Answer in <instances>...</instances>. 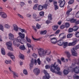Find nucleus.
Returning a JSON list of instances; mask_svg holds the SVG:
<instances>
[{
    "instance_id": "obj_1",
    "label": "nucleus",
    "mask_w": 79,
    "mask_h": 79,
    "mask_svg": "<svg viewBox=\"0 0 79 79\" xmlns=\"http://www.w3.org/2000/svg\"><path fill=\"white\" fill-rule=\"evenodd\" d=\"M56 62H55L54 64H52L51 66L47 65L45 66V68L46 69H49V68H50L51 71L52 72V73H55L56 69L58 66V65H56L55 66L56 64Z\"/></svg>"
},
{
    "instance_id": "obj_2",
    "label": "nucleus",
    "mask_w": 79,
    "mask_h": 79,
    "mask_svg": "<svg viewBox=\"0 0 79 79\" xmlns=\"http://www.w3.org/2000/svg\"><path fill=\"white\" fill-rule=\"evenodd\" d=\"M12 26L13 30L15 31V32H18V30H19L22 32H26V30L24 29H21V28L18 27V26L16 24H12Z\"/></svg>"
},
{
    "instance_id": "obj_3",
    "label": "nucleus",
    "mask_w": 79,
    "mask_h": 79,
    "mask_svg": "<svg viewBox=\"0 0 79 79\" xmlns=\"http://www.w3.org/2000/svg\"><path fill=\"white\" fill-rule=\"evenodd\" d=\"M38 53L40 56H44L47 55V49L44 50V49L40 48L38 50Z\"/></svg>"
},
{
    "instance_id": "obj_4",
    "label": "nucleus",
    "mask_w": 79,
    "mask_h": 79,
    "mask_svg": "<svg viewBox=\"0 0 79 79\" xmlns=\"http://www.w3.org/2000/svg\"><path fill=\"white\" fill-rule=\"evenodd\" d=\"M18 35L20 36L17 37V40L19 42L22 43L23 40H24L25 35L24 34H23L21 32H19Z\"/></svg>"
},
{
    "instance_id": "obj_5",
    "label": "nucleus",
    "mask_w": 79,
    "mask_h": 79,
    "mask_svg": "<svg viewBox=\"0 0 79 79\" xmlns=\"http://www.w3.org/2000/svg\"><path fill=\"white\" fill-rule=\"evenodd\" d=\"M78 62L77 64L78 65V66H74L73 68L72 69V72H74L77 74L79 73V59H78Z\"/></svg>"
},
{
    "instance_id": "obj_6",
    "label": "nucleus",
    "mask_w": 79,
    "mask_h": 79,
    "mask_svg": "<svg viewBox=\"0 0 79 79\" xmlns=\"http://www.w3.org/2000/svg\"><path fill=\"white\" fill-rule=\"evenodd\" d=\"M20 44H23V43L18 41V38L15 39L13 40V44L15 46H17V47H18L20 45Z\"/></svg>"
},
{
    "instance_id": "obj_7",
    "label": "nucleus",
    "mask_w": 79,
    "mask_h": 79,
    "mask_svg": "<svg viewBox=\"0 0 79 79\" xmlns=\"http://www.w3.org/2000/svg\"><path fill=\"white\" fill-rule=\"evenodd\" d=\"M43 72L45 74V76H44L43 77V79H49V78H50V75H49V74L48 73L47 71L45 70H44Z\"/></svg>"
},
{
    "instance_id": "obj_8",
    "label": "nucleus",
    "mask_w": 79,
    "mask_h": 79,
    "mask_svg": "<svg viewBox=\"0 0 79 79\" xmlns=\"http://www.w3.org/2000/svg\"><path fill=\"white\" fill-rule=\"evenodd\" d=\"M75 50V48H72L71 49L72 55L74 56H77V53L76 52V50Z\"/></svg>"
},
{
    "instance_id": "obj_9",
    "label": "nucleus",
    "mask_w": 79,
    "mask_h": 79,
    "mask_svg": "<svg viewBox=\"0 0 79 79\" xmlns=\"http://www.w3.org/2000/svg\"><path fill=\"white\" fill-rule=\"evenodd\" d=\"M33 72L36 75H38L40 73V69L36 68H35L33 70Z\"/></svg>"
},
{
    "instance_id": "obj_10",
    "label": "nucleus",
    "mask_w": 79,
    "mask_h": 79,
    "mask_svg": "<svg viewBox=\"0 0 79 79\" xmlns=\"http://www.w3.org/2000/svg\"><path fill=\"white\" fill-rule=\"evenodd\" d=\"M35 64L36 65L37 64V60L36 59H35L34 60H33V59H32L31 60V63L30 64V66H32L33 67V65L34 64Z\"/></svg>"
},
{
    "instance_id": "obj_11",
    "label": "nucleus",
    "mask_w": 79,
    "mask_h": 79,
    "mask_svg": "<svg viewBox=\"0 0 79 79\" xmlns=\"http://www.w3.org/2000/svg\"><path fill=\"white\" fill-rule=\"evenodd\" d=\"M33 18L35 19L36 21H40V18L39 17L37 16L36 14H33Z\"/></svg>"
},
{
    "instance_id": "obj_12",
    "label": "nucleus",
    "mask_w": 79,
    "mask_h": 79,
    "mask_svg": "<svg viewBox=\"0 0 79 79\" xmlns=\"http://www.w3.org/2000/svg\"><path fill=\"white\" fill-rule=\"evenodd\" d=\"M59 3L60 4V7H63L65 4V1H62L61 0H59Z\"/></svg>"
},
{
    "instance_id": "obj_13",
    "label": "nucleus",
    "mask_w": 79,
    "mask_h": 79,
    "mask_svg": "<svg viewBox=\"0 0 79 79\" xmlns=\"http://www.w3.org/2000/svg\"><path fill=\"white\" fill-rule=\"evenodd\" d=\"M51 41L52 44H56V43H57L58 40L56 38L54 37L51 38Z\"/></svg>"
},
{
    "instance_id": "obj_14",
    "label": "nucleus",
    "mask_w": 79,
    "mask_h": 79,
    "mask_svg": "<svg viewBox=\"0 0 79 79\" xmlns=\"http://www.w3.org/2000/svg\"><path fill=\"white\" fill-rule=\"evenodd\" d=\"M1 17L2 18H7V15L6 13L3 12H1L0 15Z\"/></svg>"
},
{
    "instance_id": "obj_15",
    "label": "nucleus",
    "mask_w": 79,
    "mask_h": 79,
    "mask_svg": "<svg viewBox=\"0 0 79 79\" xmlns=\"http://www.w3.org/2000/svg\"><path fill=\"white\" fill-rule=\"evenodd\" d=\"M9 38L10 40H14V35L12 33H10L9 34Z\"/></svg>"
},
{
    "instance_id": "obj_16",
    "label": "nucleus",
    "mask_w": 79,
    "mask_h": 79,
    "mask_svg": "<svg viewBox=\"0 0 79 79\" xmlns=\"http://www.w3.org/2000/svg\"><path fill=\"white\" fill-rule=\"evenodd\" d=\"M69 69H68V68L67 67L66 69H64V70L63 73L64 74L66 75V74H68L69 73Z\"/></svg>"
},
{
    "instance_id": "obj_17",
    "label": "nucleus",
    "mask_w": 79,
    "mask_h": 79,
    "mask_svg": "<svg viewBox=\"0 0 79 79\" xmlns=\"http://www.w3.org/2000/svg\"><path fill=\"white\" fill-rule=\"evenodd\" d=\"M12 45V42L11 41L7 42L6 43V45L8 47H11Z\"/></svg>"
},
{
    "instance_id": "obj_18",
    "label": "nucleus",
    "mask_w": 79,
    "mask_h": 79,
    "mask_svg": "<svg viewBox=\"0 0 79 79\" xmlns=\"http://www.w3.org/2000/svg\"><path fill=\"white\" fill-rule=\"evenodd\" d=\"M44 10V6L42 5H38V6L37 7V10L38 11H42Z\"/></svg>"
},
{
    "instance_id": "obj_19",
    "label": "nucleus",
    "mask_w": 79,
    "mask_h": 79,
    "mask_svg": "<svg viewBox=\"0 0 79 79\" xmlns=\"http://www.w3.org/2000/svg\"><path fill=\"white\" fill-rule=\"evenodd\" d=\"M57 43L60 46H61V45H63L64 41L63 40H60L57 41Z\"/></svg>"
},
{
    "instance_id": "obj_20",
    "label": "nucleus",
    "mask_w": 79,
    "mask_h": 79,
    "mask_svg": "<svg viewBox=\"0 0 79 79\" xmlns=\"http://www.w3.org/2000/svg\"><path fill=\"white\" fill-rule=\"evenodd\" d=\"M19 57L20 59H22V60H24V55L23 54H22L21 53L19 54Z\"/></svg>"
},
{
    "instance_id": "obj_21",
    "label": "nucleus",
    "mask_w": 79,
    "mask_h": 79,
    "mask_svg": "<svg viewBox=\"0 0 79 79\" xmlns=\"http://www.w3.org/2000/svg\"><path fill=\"white\" fill-rule=\"evenodd\" d=\"M5 63L6 64H11V60H6L4 61Z\"/></svg>"
},
{
    "instance_id": "obj_22",
    "label": "nucleus",
    "mask_w": 79,
    "mask_h": 79,
    "mask_svg": "<svg viewBox=\"0 0 79 79\" xmlns=\"http://www.w3.org/2000/svg\"><path fill=\"white\" fill-rule=\"evenodd\" d=\"M73 10V9L72 8H70L69 9V10H68L66 12V15L67 16H69L70 15V13Z\"/></svg>"
},
{
    "instance_id": "obj_23",
    "label": "nucleus",
    "mask_w": 79,
    "mask_h": 79,
    "mask_svg": "<svg viewBox=\"0 0 79 79\" xmlns=\"http://www.w3.org/2000/svg\"><path fill=\"white\" fill-rule=\"evenodd\" d=\"M13 74V76H14V78L15 79H16V77H18L19 76V75H18V74L17 73H15V72H13L12 73Z\"/></svg>"
},
{
    "instance_id": "obj_24",
    "label": "nucleus",
    "mask_w": 79,
    "mask_h": 79,
    "mask_svg": "<svg viewBox=\"0 0 79 79\" xmlns=\"http://www.w3.org/2000/svg\"><path fill=\"white\" fill-rule=\"evenodd\" d=\"M58 29V26L57 25L53 26L52 27V29L53 31H56Z\"/></svg>"
},
{
    "instance_id": "obj_25",
    "label": "nucleus",
    "mask_w": 79,
    "mask_h": 79,
    "mask_svg": "<svg viewBox=\"0 0 79 79\" xmlns=\"http://www.w3.org/2000/svg\"><path fill=\"white\" fill-rule=\"evenodd\" d=\"M67 20L68 21H70V22H71V23H76V19H72L71 20H70V19H69V20L68 19H67Z\"/></svg>"
},
{
    "instance_id": "obj_26",
    "label": "nucleus",
    "mask_w": 79,
    "mask_h": 79,
    "mask_svg": "<svg viewBox=\"0 0 79 79\" xmlns=\"http://www.w3.org/2000/svg\"><path fill=\"white\" fill-rule=\"evenodd\" d=\"M73 30L74 31H77L78 29H79V27L77 26H75L73 27Z\"/></svg>"
},
{
    "instance_id": "obj_27",
    "label": "nucleus",
    "mask_w": 79,
    "mask_h": 79,
    "mask_svg": "<svg viewBox=\"0 0 79 79\" xmlns=\"http://www.w3.org/2000/svg\"><path fill=\"white\" fill-rule=\"evenodd\" d=\"M39 6V4H36L33 7V9L35 10H37V8H38V6Z\"/></svg>"
},
{
    "instance_id": "obj_28",
    "label": "nucleus",
    "mask_w": 79,
    "mask_h": 79,
    "mask_svg": "<svg viewBox=\"0 0 79 79\" xmlns=\"http://www.w3.org/2000/svg\"><path fill=\"white\" fill-rule=\"evenodd\" d=\"M19 48L20 50H24L26 49V48H25L24 45H22L19 47Z\"/></svg>"
},
{
    "instance_id": "obj_29",
    "label": "nucleus",
    "mask_w": 79,
    "mask_h": 79,
    "mask_svg": "<svg viewBox=\"0 0 79 79\" xmlns=\"http://www.w3.org/2000/svg\"><path fill=\"white\" fill-rule=\"evenodd\" d=\"M23 73L26 76H27L28 74V73L26 69H24L23 70Z\"/></svg>"
},
{
    "instance_id": "obj_30",
    "label": "nucleus",
    "mask_w": 79,
    "mask_h": 79,
    "mask_svg": "<svg viewBox=\"0 0 79 79\" xmlns=\"http://www.w3.org/2000/svg\"><path fill=\"white\" fill-rule=\"evenodd\" d=\"M26 39L27 42H28V43H30V44L31 43V40L28 38L27 36H26Z\"/></svg>"
},
{
    "instance_id": "obj_31",
    "label": "nucleus",
    "mask_w": 79,
    "mask_h": 79,
    "mask_svg": "<svg viewBox=\"0 0 79 79\" xmlns=\"http://www.w3.org/2000/svg\"><path fill=\"white\" fill-rule=\"evenodd\" d=\"M1 53L3 55H5V49L3 48H2L1 49Z\"/></svg>"
},
{
    "instance_id": "obj_32",
    "label": "nucleus",
    "mask_w": 79,
    "mask_h": 79,
    "mask_svg": "<svg viewBox=\"0 0 79 79\" xmlns=\"http://www.w3.org/2000/svg\"><path fill=\"white\" fill-rule=\"evenodd\" d=\"M63 45H64V48H66L68 46V43L67 42H64V41Z\"/></svg>"
},
{
    "instance_id": "obj_33",
    "label": "nucleus",
    "mask_w": 79,
    "mask_h": 79,
    "mask_svg": "<svg viewBox=\"0 0 79 79\" xmlns=\"http://www.w3.org/2000/svg\"><path fill=\"white\" fill-rule=\"evenodd\" d=\"M5 27L6 29H9L10 28V25H8V24H5Z\"/></svg>"
},
{
    "instance_id": "obj_34",
    "label": "nucleus",
    "mask_w": 79,
    "mask_h": 79,
    "mask_svg": "<svg viewBox=\"0 0 79 79\" xmlns=\"http://www.w3.org/2000/svg\"><path fill=\"white\" fill-rule=\"evenodd\" d=\"M47 30H44V31H41L40 34L42 35L46 34H47Z\"/></svg>"
},
{
    "instance_id": "obj_35",
    "label": "nucleus",
    "mask_w": 79,
    "mask_h": 79,
    "mask_svg": "<svg viewBox=\"0 0 79 79\" xmlns=\"http://www.w3.org/2000/svg\"><path fill=\"white\" fill-rule=\"evenodd\" d=\"M73 77L74 79H79V76L76 74H75L73 75Z\"/></svg>"
},
{
    "instance_id": "obj_36",
    "label": "nucleus",
    "mask_w": 79,
    "mask_h": 79,
    "mask_svg": "<svg viewBox=\"0 0 79 79\" xmlns=\"http://www.w3.org/2000/svg\"><path fill=\"white\" fill-rule=\"evenodd\" d=\"M65 53L67 55V56L68 57H69L71 56V54H70V53L68 51H66L65 52Z\"/></svg>"
},
{
    "instance_id": "obj_37",
    "label": "nucleus",
    "mask_w": 79,
    "mask_h": 79,
    "mask_svg": "<svg viewBox=\"0 0 79 79\" xmlns=\"http://www.w3.org/2000/svg\"><path fill=\"white\" fill-rule=\"evenodd\" d=\"M74 0H70L69 2H68V4L69 5H71V4H73L74 3Z\"/></svg>"
},
{
    "instance_id": "obj_38",
    "label": "nucleus",
    "mask_w": 79,
    "mask_h": 79,
    "mask_svg": "<svg viewBox=\"0 0 79 79\" xmlns=\"http://www.w3.org/2000/svg\"><path fill=\"white\" fill-rule=\"evenodd\" d=\"M72 44L73 45V46L74 45L76 44V43H77V39H75V40L73 41L72 42Z\"/></svg>"
},
{
    "instance_id": "obj_39",
    "label": "nucleus",
    "mask_w": 79,
    "mask_h": 79,
    "mask_svg": "<svg viewBox=\"0 0 79 79\" xmlns=\"http://www.w3.org/2000/svg\"><path fill=\"white\" fill-rule=\"evenodd\" d=\"M48 20H52V15L49 14L48 16Z\"/></svg>"
},
{
    "instance_id": "obj_40",
    "label": "nucleus",
    "mask_w": 79,
    "mask_h": 79,
    "mask_svg": "<svg viewBox=\"0 0 79 79\" xmlns=\"http://www.w3.org/2000/svg\"><path fill=\"white\" fill-rule=\"evenodd\" d=\"M4 29V27L3 25L2 24H0V30L2 31H3Z\"/></svg>"
},
{
    "instance_id": "obj_41",
    "label": "nucleus",
    "mask_w": 79,
    "mask_h": 79,
    "mask_svg": "<svg viewBox=\"0 0 79 79\" xmlns=\"http://www.w3.org/2000/svg\"><path fill=\"white\" fill-rule=\"evenodd\" d=\"M32 56H33V57L35 58H37V56H38L37 54L35 53H34L32 55Z\"/></svg>"
},
{
    "instance_id": "obj_42",
    "label": "nucleus",
    "mask_w": 79,
    "mask_h": 79,
    "mask_svg": "<svg viewBox=\"0 0 79 79\" xmlns=\"http://www.w3.org/2000/svg\"><path fill=\"white\" fill-rule=\"evenodd\" d=\"M39 14L41 16H43L44 15V12L41 11L40 12Z\"/></svg>"
},
{
    "instance_id": "obj_43",
    "label": "nucleus",
    "mask_w": 79,
    "mask_h": 79,
    "mask_svg": "<svg viewBox=\"0 0 79 79\" xmlns=\"http://www.w3.org/2000/svg\"><path fill=\"white\" fill-rule=\"evenodd\" d=\"M36 27L37 29H39L40 27H41V26L39 25V24L37 23L36 25Z\"/></svg>"
},
{
    "instance_id": "obj_44",
    "label": "nucleus",
    "mask_w": 79,
    "mask_h": 79,
    "mask_svg": "<svg viewBox=\"0 0 79 79\" xmlns=\"http://www.w3.org/2000/svg\"><path fill=\"white\" fill-rule=\"evenodd\" d=\"M10 57V58L12 60H13L14 61H15V56L13 55H12V56H11Z\"/></svg>"
},
{
    "instance_id": "obj_45",
    "label": "nucleus",
    "mask_w": 79,
    "mask_h": 79,
    "mask_svg": "<svg viewBox=\"0 0 79 79\" xmlns=\"http://www.w3.org/2000/svg\"><path fill=\"white\" fill-rule=\"evenodd\" d=\"M73 36V34H69L67 35V38H71Z\"/></svg>"
},
{
    "instance_id": "obj_46",
    "label": "nucleus",
    "mask_w": 79,
    "mask_h": 79,
    "mask_svg": "<svg viewBox=\"0 0 79 79\" xmlns=\"http://www.w3.org/2000/svg\"><path fill=\"white\" fill-rule=\"evenodd\" d=\"M43 6V9L44 8V9H47V6H48V4H45Z\"/></svg>"
},
{
    "instance_id": "obj_47",
    "label": "nucleus",
    "mask_w": 79,
    "mask_h": 79,
    "mask_svg": "<svg viewBox=\"0 0 79 79\" xmlns=\"http://www.w3.org/2000/svg\"><path fill=\"white\" fill-rule=\"evenodd\" d=\"M73 31V28H70L69 29V32H72Z\"/></svg>"
},
{
    "instance_id": "obj_48",
    "label": "nucleus",
    "mask_w": 79,
    "mask_h": 79,
    "mask_svg": "<svg viewBox=\"0 0 79 79\" xmlns=\"http://www.w3.org/2000/svg\"><path fill=\"white\" fill-rule=\"evenodd\" d=\"M75 36L77 37H79V32L77 31L76 32Z\"/></svg>"
},
{
    "instance_id": "obj_49",
    "label": "nucleus",
    "mask_w": 79,
    "mask_h": 79,
    "mask_svg": "<svg viewBox=\"0 0 79 79\" xmlns=\"http://www.w3.org/2000/svg\"><path fill=\"white\" fill-rule=\"evenodd\" d=\"M70 26L69 23H65V26L66 27H69Z\"/></svg>"
},
{
    "instance_id": "obj_50",
    "label": "nucleus",
    "mask_w": 79,
    "mask_h": 79,
    "mask_svg": "<svg viewBox=\"0 0 79 79\" xmlns=\"http://www.w3.org/2000/svg\"><path fill=\"white\" fill-rule=\"evenodd\" d=\"M18 16L20 18H21L22 19H24V17H23V15L18 14H17Z\"/></svg>"
},
{
    "instance_id": "obj_51",
    "label": "nucleus",
    "mask_w": 79,
    "mask_h": 79,
    "mask_svg": "<svg viewBox=\"0 0 79 79\" xmlns=\"http://www.w3.org/2000/svg\"><path fill=\"white\" fill-rule=\"evenodd\" d=\"M20 5L21 6H23L24 5H25V3L24 2H21L20 3Z\"/></svg>"
},
{
    "instance_id": "obj_52",
    "label": "nucleus",
    "mask_w": 79,
    "mask_h": 79,
    "mask_svg": "<svg viewBox=\"0 0 79 79\" xmlns=\"http://www.w3.org/2000/svg\"><path fill=\"white\" fill-rule=\"evenodd\" d=\"M37 62L39 65H40V64L41 63V62L40 61V59L39 58L37 60Z\"/></svg>"
},
{
    "instance_id": "obj_53",
    "label": "nucleus",
    "mask_w": 79,
    "mask_h": 79,
    "mask_svg": "<svg viewBox=\"0 0 79 79\" xmlns=\"http://www.w3.org/2000/svg\"><path fill=\"white\" fill-rule=\"evenodd\" d=\"M13 55V53L11 52H8V56H9L11 57Z\"/></svg>"
},
{
    "instance_id": "obj_54",
    "label": "nucleus",
    "mask_w": 79,
    "mask_h": 79,
    "mask_svg": "<svg viewBox=\"0 0 79 79\" xmlns=\"http://www.w3.org/2000/svg\"><path fill=\"white\" fill-rule=\"evenodd\" d=\"M11 69H12V68L11 67H9V71H10V72H11V73H13L14 72Z\"/></svg>"
},
{
    "instance_id": "obj_55",
    "label": "nucleus",
    "mask_w": 79,
    "mask_h": 79,
    "mask_svg": "<svg viewBox=\"0 0 79 79\" xmlns=\"http://www.w3.org/2000/svg\"><path fill=\"white\" fill-rule=\"evenodd\" d=\"M56 74H57L61 75V74L62 72L61 71H58L57 72H56Z\"/></svg>"
},
{
    "instance_id": "obj_56",
    "label": "nucleus",
    "mask_w": 79,
    "mask_h": 79,
    "mask_svg": "<svg viewBox=\"0 0 79 79\" xmlns=\"http://www.w3.org/2000/svg\"><path fill=\"white\" fill-rule=\"evenodd\" d=\"M75 16L76 18H79V11L76 14Z\"/></svg>"
},
{
    "instance_id": "obj_57",
    "label": "nucleus",
    "mask_w": 79,
    "mask_h": 79,
    "mask_svg": "<svg viewBox=\"0 0 79 79\" xmlns=\"http://www.w3.org/2000/svg\"><path fill=\"white\" fill-rule=\"evenodd\" d=\"M28 3L29 5H30V6L32 5V1L31 0H29L28 1Z\"/></svg>"
},
{
    "instance_id": "obj_58",
    "label": "nucleus",
    "mask_w": 79,
    "mask_h": 79,
    "mask_svg": "<svg viewBox=\"0 0 79 79\" xmlns=\"http://www.w3.org/2000/svg\"><path fill=\"white\" fill-rule=\"evenodd\" d=\"M32 39L34 40H37V41L38 40H40V38L35 39L34 38V37H32Z\"/></svg>"
},
{
    "instance_id": "obj_59",
    "label": "nucleus",
    "mask_w": 79,
    "mask_h": 79,
    "mask_svg": "<svg viewBox=\"0 0 79 79\" xmlns=\"http://www.w3.org/2000/svg\"><path fill=\"white\" fill-rule=\"evenodd\" d=\"M64 27H65V26H64V25H62L60 27V29H64Z\"/></svg>"
},
{
    "instance_id": "obj_60",
    "label": "nucleus",
    "mask_w": 79,
    "mask_h": 79,
    "mask_svg": "<svg viewBox=\"0 0 79 79\" xmlns=\"http://www.w3.org/2000/svg\"><path fill=\"white\" fill-rule=\"evenodd\" d=\"M73 48H75L76 50H77V49L79 48V45H77L76 47Z\"/></svg>"
},
{
    "instance_id": "obj_61",
    "label": "nucleus",
    "mask_w": 79,
    "mask_h": 79,
    "mask_svg": "<svg viewBox=\"0 0 79 79\" xmlns=\"http://www.w3.org/2000/svg\"><path fill=\"white\" fill-rule=\"evenodd\" d=\"M27 45L28 47H29V48H30L31 47V45L29 44L28 43H27Z\"/></svg>"
},
{
    "instance_id": "obj_62",
    "label": "nucleus",
    "mask_w": 79,
    "mask_h": 79,
    "mask_svg": "<svg viewBox=\"0 0 79 79\" xmlns=\"http://www.w3.org/2000/svg\"><path fill=\"white\" fill-rule=\"evenodd\" d=\"M46 60L48 61V62H50V59L49 58L47 57L46 58Z\"/></svg>"
},
{
    "instance_id": "obj_63",
    "label": "nucleus",
    "mask_w": 79,
    "mask_h": 79,
    "mask_svg": "<svg viewBox=\"0 0 79 79\" xmlns=\"http://www.w3.org/2000/svg\"><path fill=\"white\" fill-rule=\"evenodd\" d=\"M8 49L9 50H10L13 51V48L11 46V47H7Z\"/></svg>"
},
{
    "instance_id": "obj_64",
    "label": "nucleus",
    "mask_w": 79,
    "mask_h": 79,
    "mask_svg": "<svg viewBox=\"0 0 79 79\" xmlns=\"http://www.w3.org/2000/svg\"><path fill=\"white\" fill-rule=\"evenodd\" d=\"M54 6L55 10H58V7L57 6V5H55Z\"/></svg>"
}]
</instances>
